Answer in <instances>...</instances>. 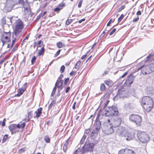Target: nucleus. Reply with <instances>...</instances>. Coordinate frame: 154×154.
<instances>
[{
	"instance_id": "obj_1",
	"label": "nucleus",
	"mask_w": 154,
	"mask_h": 154,
	"mask_svg": "<svg viewBox=\"0 0 154 154\" xmlns=\"http://www.w3.org/2000/svg\"><path fill=\"white\" fill-rule=\"evenodd\" d=\"M142 104L144 109L147 112L150 111L153 105V101L149 97H143L142 100Z\"/></svg>"
},
{
	"instance_id": "obj_2",
	"label": "nucleus",
	"mask_w": 154,
	"mask_h": 154,
	"mask_svg": "<svg viewBox=\"0 0 154 154\" xmlns=\"http://www.w3.org/2000/svg\"><path fill=\"white\" fill-rule=\"evenodd\" d=\"M24 26L23 22L19 19L15 23V29L13 33L17 37H20L22 35V31Z\"/></svg>"
},
{
	"instance_id": "obj_3",
	"label": "nucleus",
	"mask_w": 154,
	"mask_h": 154,
	"mask_svg": "<svg viewBox=\"0 0 154 154\" xmlns=\"http://www.w3.org/2000/svg\"><path fill=\"white\" fill-rule=\"evenodd\" d=\"M106 116H117L118 115L119 112L116 107L113 106L110 107H107L105 110L104 112Z\"/></svg>"
},
{
	"instance_id": "obj_4",
	"label": "nucleus",
	"mask_w": 154,
	"mask_h": 154,
	"mask_svg": "<svg viewBox=\"0 0 154 154\" xmlns=\"http://www.w3.org/2000/svg\"><path fill=\"white\" fill-rule=\"evenodd\" d=\"M137 136L140 141L143 143H146L149 140V135L144 132L138 131Z\"/></svg>"
},
{
	"instance_id": "obj_5",
	"label": "nucleus",
	"mask_w": 154,
	"mask_h": 154,
	"mask_svg": "<svg viewBox=\"0 0 154 154\" xmlns=\"http://www.w3.org/2000/svg\"><path fill=\"white\" fill-rule=\"evenodd\" d=\"M110 119H108L107 122L105 124L103 129V132L107 134H111L114 132L113 128V127L111 123H110Z\"/></svg>"
},
{
	"instance_id": "obj_6",
	"label": "nucleus",
	"mask_w": 154,
	"mask_h": 154,
	"mask_svg": "<svg viewBox=\"0 0 154 154\" xmlns=\"http://www.w3.org/2000/svg\"><path fill=\"white\" fill-rule=\"evenodd\" d=\"M15 0H7L4 8V10L6 12L11 11L16 4Z\"/></svg>"
},
{
	"instance_id": "obj_7",
	"label": "nucleus",
	"mask_w": 154,
	"mask_h": 154,
	"mask_svg": "<svg viewBox=\"0 0 154 154\" xmlns=\"http://www.w3.org/2000/svg\"><path fill=\"white\" fill-rule=\"evenodd\" d=\"M129 120L134 122L137 126H139L141 122V117L137 115L132 114L129 116Z\"/></svg>"
},
{
	"instance_id": "obj_8",
	"label": "nucleus",
	"mask_w": 154,
	"mask_h": 154,
	"mask_svg": "<svg viewBox=\"0 0 154 154\" xmlns=\"http://www.w3.org/2000/svg\"><path fill=\"white\" fill-rule=\"evenodd\" d=\"M113 120H111L112 123L111 124L115 128L119 126L121 122V119L118 116H113Z\"/></svg>"
},
{
	"instance_id": "obj_9",
	"label": "nucleus",
	"mask_w": 154,
	"mask_h": 154,
	"mask_svg": "<svg viewBox=\"0 0 154 154\" xmlns=\"http://www.w3.org/2000/svg\"><path fill=\"white\" fill-rule=\"evenodd\" d=\"M134 79V76L132 74H130L128 76L127 79L124 84L126 86H130L133 83Z\"/></svg>"
},
{
	"instance_id": "obj_10",
	"label": "nucleus",
	"mask_w": 154,
	"mask_h": 154,
	"mask_svg": "<svg viewBox=\"0 0 154 154\" xmlns=\"http://www.w3.org/2000/svg\"><path fill=\"white\" fill-rule=\"evenodd\" d=\"M88 149H85L84 146H83L82 148L79 147L78 148L73 154H84L88 152Z\"/></svg>"
},
{
	"instance_id": "obj_11",
	"label": "nucleus",
	"mask_w": 154,
	"mask_h": 154,
	"mask_svg": "<svg viewBox=\"0 0 154 154\" xmlns=\"http://www.w3.org/2000/svg\"><path fill=\"white\" fill-rule=\"evenodd\" d=\"M11 33H3L2 36V39L3 42H9L10 41Z\"/></svg>"
},
{
	"instance_id": "obj_12",
	"label": "nucleus",
	"mask_w": 154,
	"mask_h": 154,
	"mask_svg": "<svg viewBox=\"0 0 154 154\" xmlns=\"http://www.w3.org/2000/svg\"><path fill=\"white\" fill-rule=\"evenodd\" d=\"M9 130L11 131L12 134H14L17 131H19L17 130V125L13 124L10 125L8 127Z\"/></svg>"
},
{
	"instance_id": "obj_13",
	"label": "nucleus",
	"mask_w": 154,
	"mask_h": 154,
	"mask_svg": "<svg viewBox=\"0 0 154 154\" xmlns=\"http://www.w3.org/2000/svg\"><path fill=\"white\" fill-rule=\"evenodd\" d=\"M135 107V105L131 103H127L124 106V108L127 110H130L133 109Z\"/></svg>"
},
{
	"instance_id": "obj_14",
	"label": "nucleus",
	"mask_w": 154,
	"mask_h": 154,
	"mask_svg": "<svg viewBox=\"0 0 154 154\" xmlns=\"http://www.w3.org/2000/svg\"><path fill=\"white\" fill-rule=\"evenodd\" d=\"M117 132L118 134L122 136H125V134L126 133V131L125 128L124 127H119Z\"/></svg>"
},
{
	"instance_id": "obj_15",
	"label": "nucleus",
	"mask_w": 154,
	"mask_h": 154,
	"mask_svg": "<svg viewBox=\"0 0 154 154\" xmlns=\"http://www.w3.org/2000/svg\"><path fill=\"white\" fill-rule=\"evenodd\" d=\"M125 136L124 137H126V140L128 141L134 138V135L130 132H128L125 133Z\"/></svg>"
},
{
	"instance_id": "obj_16",
	"label": "nucleus",
	"mask_w": 154,
	"mask_h": 154,
	"mask_svg": "<svg viewBox=\"0 0 154 154\" xmlns=\"http://www.w3.org/2000/svg\"><path fill=\"white\" fill-rule=\"evenodd\" d=\"M125 91H123L122 89L119 90L116 96L114 98L116 99V98L119 97L120 98L123 97H124Z\"/></svg>"
},
{
	"instance_id": "obj_17",
	"label": "nucleus",
	"mask_w": 154,
	"mask_h": 154,
	"mask_svg": "<svg viewBox=\"0 0 154 154\" xmlns=\"http://www.w3.org/2000/svg\"><path fill=\"white\" fill-rule=\"evenodd\" d=\"M147 66V65L146 66H143L140 69H140L141 70V72L143 74H149L150 73H147V72L149 70V68L146 69V67Z\"/></svg>"
},
{
	"instance_id": "obj_18",
	"label": "nucleus",
	"mask_w": 154,
	"mask_h": 154,
	"mask_svg": "<svg viewBox=\"0 0 154 154\" xmlns=\"http://www.w3.org/2000/svg\"><path fill=\"white\" fill-rule=\"evenodd\" d=\"M63 82V81L61 79L59 81H57L56 84L55 86L57 87L60 90H61L63 88L62 85Z\"/></svg>"
},
{
	"instance_id": "obj_19",
	"label": "nucleus",
	"mask_w": 154,
	"mask_h": 154,
	"mask_svg": "<svg viewBox=\"0 0 154 154\" xmlns=\"http://www.w3.org/2000/svg\"><path fill=\"white\" fill-rule=\"evenodd\" d=\"M146 68V69L149 68V69L147 72V73H151L154 72V63H151L147 65V66Z\"/></svg>"
},
{
	"instance_id": "obj_20",
	"label": "nucleus",
	"mask_w": 154,
	"mask_h": 154,
	"mask_svg": "<svg viewBox=\"0 0 154 154\" xmlns=\"http://www.w3.org/2000/svg\"><path fill=\"white\" fill-rule=\"evenodd\" d=\"M27 85V83H25L23 85V88L20 89L18 90V93L20 94V95H21L23 94L25 91V90L26 89V86Z\"/></svg>"
},
{
	"instance_id": "obj_21",
	"label": "nucleus",
	"mask_w": 154,
	"mask_h": 154,
	"mask_svg": "<svg viewBox=\"0 0 154 154\" xmlns=\"http://www.w3.org/2000/svg\"><path fill=\"white\" fill-rule=\"evenodd\" d=\"M42 108L41 107H40L37 109V110L35 112V116H34L35 118L36 117L38 118L40 116L42 113Z\"/></svg>"
},
{
	"instance_id": "obj_22",
	"label": "nucleus",
	"mask_w": 154,
	"mask_h": 154,
	"mask_svg": "<svg viewBox=\"0 0 154 154\" xmlns=\"http://www.w3.org/2000/svg\"><path fill=\"white\" fill-rule=\"evenodd\" d=\"M100 122L99 121L96 120L95 125V128L96 130V131H99L100 127Z\"/></svg>"
},
{
	"instance_id": "obj_23",
	"label": "nucleus",
	"mask_w": 154,
	"mask_h": 154,
	"mask_svg": "<svg viewBox=\"0 0 154 154\" xmlns=\"http://www.w3.org/2000/svg\"><path fill=\"white\" fill-rule=\"evenodd\" d=\"M95 146V144L94 143H88L86 145V148H85V146L84 145V146L85 149H88V151H91L92 150H91L90 149L92 148H93Z\"/></svg>"
},
{
	"instance_id": "obj_24",
	"label": "nucleus",
	"mask_w": 154,
	"mask_h": 154,
	"mask_svg": "<svg viewBox=\"0 0 154 154\" xmlns=\"http://www.w3.org/2000/svg\"><path fill=\"white\" fill-rule=\"evenodd\" d=\"M4 31L3 33H11L9 29V27L8 25H6L5 27H4Z\"/></svg>"
},
{
	"instance_id": "obj_25",
	"label": "nucleus",
	"mask_w": 154,
	"mask_h": 154,
	"mask_svg": "<svg viewBox=\"0 0 154 154\" xmlns=\"http://www.w3.org/2000/svg\"><path fill=\"white\" fill-rule=\"evenodd\" d=\"M86 138V135H85L84 134L80 140V143L78 145V147H80V145L84 143L85 140Z\"/></svg>"
},
{
	"instance_id": "obj_26",
	"label": "nucleus",
	"mask_w": 154,
	"mask_h": 154,
	"mask_svg": "<svg viewBox=\"0 0 154 154\" xmlns=\"http://www.w3.org/2000/svg\"><path fill=\"white\" fill-rule=\"evenodd\" d=\"M20 37H17V36H16L14 33H13L12 34V38H13V40H12V44L11 45V46L13 45L14 44V42H15V41L16 39H18Z\"/></svg>"
},
{
	"instance_id": "obj_27",
	"label": "nucleus",
	"mask_w": 154,
	"mask_h": 154,
	"mask_svg": "<svg viewBox=\"0 0 154 154\" xmlns=\"http://www.w3.org/2000/svg\"><path fill=\"white\" fill-rule=\"evenodd\" d=\"M25 125V123H20L18 124L17 125V128H23Z\"/></svg>"
},
{
	"instance_id": "obj_28",
	"label": "nucleus",
	"mask_w": 154,
	"mask_h": 154,
	"mask_svg": "<svg viewBox=\"0 0 154 154\" xmlns=\"http://www.w3.org/2000/svg\"><path fill=\"white\" fill-rule=\"evenodd\" d=\"M57 47L59 48H61L65 47V44L62 43L61 42H59L57 43Z\"/></svg>"
},
{
	"instance_id": "obj_29",
	"label": "nucleus",
	"mask_w": 154,
	"mask_h": 154,
	"mask_svg": "<svg viewBox=\"0 0 154 154\" xmlns=\"http://www.w3.org/2000/svg\"><path fill=\"white\" fill-rule=\"evenodd\" d=\"M44 139L45 142L47 143H50V139L48 135L45 136L44 137Z\"/></svg>"
},
{
	"instance_id": "obj_30",
	"label": "nucleus",
	"mask_w": 154,
	"mask_h": 154,
	"mask_svg": "<svg viewBox=\"0 0 154 154\" xmlns=\"http://www.w3.org/2000/svg\"><path fill=\"white\" fill-rule=\"evenodd\" d=\"M128 150L127 149H122L119 152L118 154H123L125 152H127Z\"/></svg>"
},
{
	"instance_id": "obj_31",
	"label": "nucleus",
	"mask_w": 154,
	"mask_h": 154,
	"mask_svg": "<svg viewBox=\"0 0 154 154\" xmlns=\"http://www.w3.org/2000/svg\"><path fill=\"white\" fill-rule=\"evenodd\" d=\"M45 51V49L44 47H42V48L38 52V55L39 56H40Z\"/></svg>"
},
{
	"instance_id": "obj_32",
	"label": "nucleus",
	"mask_w": 154,
	"mask_h": 154,
	"mask_svg": "<svg viewBox=\"0 0 154 154\" xmlns=\"http://www.w3.org/2000/svg\"><path fill=\"white\" fill-rule=\"evenodd\" d=\"M65 6V4L64 3H61L57 7L60 10H61L63 9V7Z\"/></svg>"
},
{
	"instance_id": "obj_33",
	"label": "nucleus",
	"mask_w": 154,
	"mask_h": 154,
	"mask_svg": "<svg viewBox=\"0 0 154 154\" xmlns=\"http://www.w3.org/2000/svg\"><path fill=\"white\" fill-rule=\"evenodd\" d=\"M18 3L19 4H20L21 5H23L24 8H25V2H24L23 0H19L18 1Z\"/></svg>"
},
{
	"instance_id": "obj_34",
	"label": "nucleus",
	"mask_w": 154,
	"mask_h": 154,
	"mask_svg": "<svg viewBox=\"0 0 154 154\" xmlns=\"http://www.w3.org/2000/svg\"><path fill=\"white\" fill-rule=\"evenodd\" d=\"M99 131H96V130L95 128L92 131L91 133V137H93L95 134H97Z\"/></svg>"
},
{
	"instance_id": "obj_35",
	"label": "nucleus",
	"mask_w": 154,
	"mask_h": 154,
	"mask_svg": "<svg viewBox=\"0 0 154 154\" xmlns=\"http://www.w3.org/2000/svg\"><path fill=\"white\" fill-rule=\"evenodd\" d=\"M56 103V101L55 100H54L52 101L51 103L49 105L48 107L49 108H50L51 107L53 106L54 104H55Z\"/></svg>"
},
{
	"instance_id": "obj_36",
	"label": "nucleus",
	"mask_w": 154,
	"mask_h": 154,
	"mask_svg": "<svg viewBox=\"0 0 154 154\" xmlns=\"http://www.w3.org/2000/svg\"><path fill=\"white\" fill-rule=\"evenodd\" d=\"M81 62L80 61H78L76 63L75 66V68L76 69H78L79 68V66L81 64Z\"/></svg>"
},
{
	"instance_id": "obj_37",
	"label": "nucleus",
	"mask_w": 154,
	"mask_h": 154,
	"mask_svg": "<svg viewBox=\"0 0 154 154\" xmlns=\"http://www.w3.org/2000/svg\"><path fill=\"white\" fill-rule=\"evenodd\" d=\"M68 145V144H66L65 143L63 145V151L65 152H66L67 151V146Z\"/></svg>"
},
{
	"instance_id": "obj_38",
	"label": "nucleus",
	"mask_w": 154,
	"mask_h": 154,
	"mask_svg": "<svg viewBox=\"0 0 154 154\" xmlns=\"http://www.w3.org/2000/svg\"><path fill=\"white\" fill-rule=\"evenodd\" d=\"M32 112V111H30V112L28 113V117L27 121H29V120L31 117H32V115L31 114Z\"/></svg>"
},
{
	"instance_id": "obj_39",
	"label": "nucleus",
	"mask_w": 154,
	"mask_h": 154,
	"mask_svg": "<svg viewBox=\"0 0 154 154\" xmlns=\"http://www.w3.org/2000/svg\"><path fill=\"white\" fill-rule=\"evenodd\" d=\"M105 89V86L104 84H102L100 86V89L101 91H103Z\"/></svg>"
},
{
	"instance_id": "obj_40",
	"label": "nucleus",
	"mask_w": 154,
	"mask_h": 154,
	"mask_svg": "<svg viewBox=\"0 0 154 154\" xmlns=\"http://www.w3.org/2000/svg\"><path fill=\"white\" fill-rule=\"evenodd\" d=\"M8 137V135H5L4 137H3V139L2 140V141L3 143L5 142L6 140H7V138Z\"/></svg>"
},
{
	"instance_id": "obj_41",
	"label": "nucleus",
	"mask_w": 154,
	"mask_h": 154,
	"mask_svg": "<svg viewBox=\"0 0 154 154\" xmlns=\"http://www.w3.org/2000/svg\"><path fill=\"white\" fill-rule=\"evenodd\" d=\"M65 69V66L64 65L62 66L60 69V72L61 73H63Z\"/></svg>"
},
{
	"instance_id": "obj_42",
	"label": "nucleus",
	"mask_w": 154,
	"mask_h": 154,
	"mask_svg": "<svg viewBox=\"0 0 154 154\" xmlns=\"http://www.w3.org/2000/svg\"><path fill=\"white\" fill-rule=\"evenodd\" d=\"M127 152L128 154H135L134 152L131 149H128Z\"/></svg>"
},
{
	"instance_id": "obj_43",
	"label": "nucleus",
	"mask_w": 154,
	"mask_h": 154,
	"mask_svg": "<svg viewBox=\"0 0 154 154\" xmlns=\"http://www.w3.org/2000/svg\"><path fill=\"white\" fill-rule=\"evenodd\" d=\"M124 17V15L123 14H122L121 15L120 17L118 19V21L119 22H120L123 18Z\"/></svg>"
},
{
	"instance_id": "obj_44",
	"label": "nucleus",
	"mask_w": 154,
	"mask_h": 154,
	"mask_svg": "<svg viewBox=\"0 0 154 154\" xmlns=\"http://www.w3.org/2000/svg\"><path fill=\"white\" fill-rule=\"evenodd\" d=\"M114 20H113L112 19H110L109 20V21L107 23V26H109L110 25V24L112 22H114Z\"/></svg>"
},
{
	"instance_id": "obj_45",
	"label": "nucleus",
	"mask_w": 154,
	"mask_h": 154,
	"mask_svg": "<svg viewBox=\"0 0 154 154\" xmlns=\"http://www.w3.org/2000/svg\"><path fill=\"white\" fill-rule=\"evenodd\" d=\"M152 57L153 60H154V55H150L147 57V60H148L149 59L151 58Z\"/></svg>"
},
{
	"instance_id": "obj_46",
	"label": "nucleus",
	"mask_w": 154,
	"mask_h": 154,
	"mask_svg": "<svg viewBox=\"0 0 154 154\" xmlns=\"http://www.w3.org/2000/svg\"><path fill=\"white\" fill-rule=\"evenodd\" d=\"M83 2L82 0H81L80 2H79V3L78 5V7L79 8H80L82 7V4Z\"/></svg>"
},
{
	"instance_id": "obj_47",
	"label": "nucleus",
	"mask_w": 154,
	"mask_h": 154,
	"mask_svg": "<svg viewBox=\"0 0 154 154\" xmlns=\"http://www.w3.org/2000/svg\"><path fill=\"white\" fill-rule=\"evenodd\" d=\"M116 29H114L109 33V35H113L114 33L116 32Z\"/></svg>"
},
{
	"instance_id": "obj_48",
	"label": "nucleus",
	"mask_w": 154,
	"mask_h": 154,
	"mask_svg": "<svg viewBox=\"0 0 154 154\" xmlns=\"http://www.w3.org/2000/svg\"><path fill=\"white\" fill-rule=\"evenodd\" d=\"M1 22L2 24L4 25L6 23V21L5 19L3 18L1 20Z\"/></svg>"
},
{
	"instance_id": "obj_49",
	"label": "nucleus",
	"mask_w": 154,
	"mask_h": 154,
	"mask_svg": "<svg viewBox=\"0 0 154 154\" xmlns=\"http://www.w3.org/2000/svg\"><path fill=\"white\" fill-rule=\"evenodd\" d=\"M90 129H86L85 131L84 134L85 135V134H88L90 133Z\"/></svg>"
},
{
	"instance_id": "obj_50",
	"label": "nucleus",
	"mask_w": 154,
	"mask_h": 154,
	"mask_svg": "<svg viewBox=\"0 0 154 154\" xmlns=\"http://www.w3.org/2000/svg\"><path fill=\"white\" fill-rule=\"evenodd\" d=\"M69 81V78H66L64 81V84L66 85Z\"/></svg>"
},
{
	"instance_id": "obj_51",
	"label": "nucleus",
	"mask_w": 154,
	"mask_h": 154,
	"mask_svg": "<svg viewBox=\"0 0 154 154\" xmlns=\"http://www.w3.org/2000/svg\"><path fill=\"white\" fill-rule=\"evenodd\" d=\"M36 59V57L35 56L33 57L31 59V62L32 64H33V63L35 62Z\"/></svg>"
},
{
	"instance_id": "obj_52",
	"label": "nucleus",
	"mask_w": 154,
	"mask_h": 154,
	"mask_svg": "<svg viewBox=\"0 0 154 154\" xmlns=\"http://www.w3.org/2000/svg\"><path fill=\"white\" fill-rule=\"evenodd\" d=\"M60 51H61V50H59L57 52V53L55 54V55H54V57H57V56H58L59 55V54L60 52Z\"/></svg>"
},
{
	"instance_id": "obj_53",
	"label": "nucleus",
	"mask_w": 154,
	"mask_h": 154,
	"mask_svg": "<svg viewBox=\"0 0 154 154\" xmlns=\"http://www.w3.org/2000/svg\"><path fill=\"white\" fill-rule=\"evenodd\" d=\"M25 151V149L24 148H22L21 149H20L19 150V152L20 153H22Z\"/></svg>"
},
{
	"instance_id": "obj_54",
	"label": "nucleus",
	"mask_w": 154,
	"mask_h": 154,
	"mask_svg": "<svg viewBox=\"0 0 154 154\" xmlns=\"http://www.w3.org/2000/svg\"><path fill=\"white\" fill-rule=\"evenodd\" d=\"M125 8V6L124 5H122L121 6L119 9V12L121 11L122 9H124Z\"/></svg>"
},
{
	"instance_id": "obj_55",
	"label": "nucleus",
	"mask_w": 154,
	"mask_h": 154,
	"mask_svg": "<svg viewBox=\"0 0 154 154\" xmlns=\"http://www.w3.org/2000/svg\"><path fill=\"white\" fill-rule=\"evenodd\" d=\"M71 22V20H67L66 21V24L67 25H69Z\"/></svg>"
},
{
	"instance_id": "obj_56",
	"label": "nucleus",
	"mask_w": 154,
	"mask_h": 154,
	"mask_svg": "<svg viewBox=\"0 0 154 154\" xmlns=\"http://www.w3.org/2000/svg\"><path fill=\"white\" fill-rule=\"evenodd\" d=\"M76 104V102H74L72 106V108L73 109H75Z\"/></svg>"
},
{
	"instance_id": "obj_57",
	"label": "nucleus",
	"mask_w": 154,
	"mask_h": 154,
	"mask_svg": "<svg viewBox=\"0 0 154 154\" xmlns=\"http://www.w3.org/2000/svg\"><path fill=\"white\" fill-rule=\"evenodd\" d=\"M55 12H58L60 10L57 7L55 8L54 10Z\"/></svg>"
},
{
	"instance_id": "obj_58",
	"label": "nucleus",
	"mask_w": 154,
	"mask_h": 154,
	"mask_svg": "<svg viewBox=\"0 0 154 154\" xmlns=\"http://www.w3.org/2000/svg\"><path fill=\"white\" fill-rule=\"evenodd\" d=\"M70 89V88L69 87H67L66 90V91H65L66 92V93H67L69 92V90Z\"/></svg>"
},
{
	"instance_id": "obj_59",
	"label": "nucleus",
	"mask_w": 154,
	"mask_h": 154,
	"mask_svg": "<svg viewBox=\"0 0 154 154\" xmlns=\"http://www.w3.org/2000/svg\"><path fill=\"white\" fill-rule=\"evenodd\" d=\"M139 19V18L138 17H136L135 19H134L133 20V21L134 22H135L137 21Z\"/></svg>"
},
{
	"instance_id": "obj_60",
	"label": "nucleus",
	"mask_w": 154,
	"mask_h": 154,
	"mask_svg": "<svg viewBox=\"0 0 154 154\" xmlns=\"http://www.w3.org/2000/svg\"><path fill=\"white\" fill-rule=\"evenodd\" d=\"M106 84L109 86H110L111 85V83L109 81H106L105 82Z\"/></svg>"
},
{
	"instance_id": "obj_61",
	"label": "nucleus",
	"mask_w": 154,
	"mask_h": 154,
	"mask_svg": "<svg viewBox=\"0 0 154 154\" xmlns=\"http://www.w3.org/2000/svg\"><path fill=\"white\" fill-rule=\"evenodd\" d=\"M127 73L128 72H125L123 75L121 77L122 78H124L127 75Z\"/></svg>"
},
{
	"instance_id": "obj_62",
	"label": "nucleus",
	"mask_w": 154,
	"mask_h": 154,
	"mask_svg": "<svg viewBox=\"0 0 154 154\" xmlns=\"http://www.w3.org/2000/svg\"><path fill=\"white\" fill-rule=\"evenodd\" d=\"M75 71H72L70 73V75H73L75 74Z\"/></svg>"
},
{
	"instance_id": "obj_63",
	"label": "nucleus",
	"mask_w": 154,
	"mask_h": 154,
	"mask_svg": "<svg viewBox=\"0 0 154 154\" xmlns=\"http://www.w3.org/2000/svg\"><path fill=\"white\" fill-rule=\"evenodd\" d=\"M85 20V19H82V20H79V23H81L82 22L84 21Z\"/></svg>"
},
{
	"instance_id": "obj_64",
	"label": "nucleus",
	"mask_w": 154,
	"mask_h": 154,
	"mask_svg": "<svg viewBox=\"0 0 154 154\" xmlns=\"http://www.w3.org/2000/svg\"><path fill=\"white\" fill-rule=\"evenodd\" d=\"M60 90L59 89H58V93H57V96L58 97V96H59L60 95Z\"/></svg>"
}]
</instances>
